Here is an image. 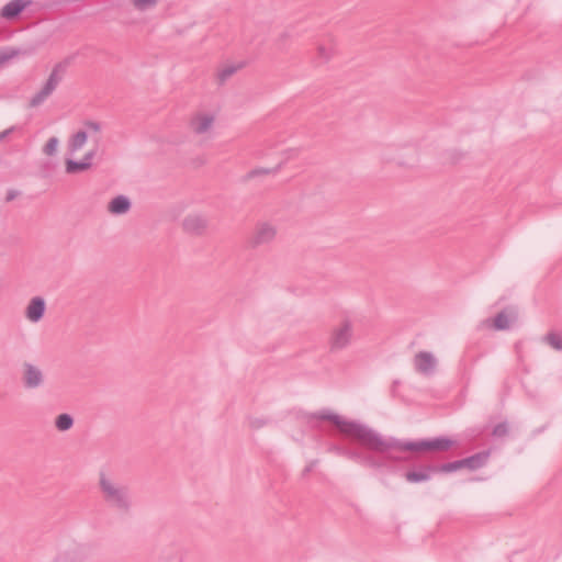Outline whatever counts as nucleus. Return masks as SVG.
I'll list each match as a JSON object with an SVG mask.
<instances>
[{
    "instance_id": "nucleus-21",
    "label": "nucleus",
    "mask_w": 562,
    "mask_h": 562,
    "mask_svg": "<svg viewBox=\"0 0 562 562\" xmlns=\"http://www.w3.org/2000/svg\"><path fill=\"white\" fill-rule=\"evenodd\" d=\"M543 340L550 345L553 349L562 351V336L558 333H548Z\"/></svg>"
},
{
    "instance_id": "nucleus-11",
    "label": "nucleus",
    "mask_w": 562,
    "mask_h": 562,
    "mask_svg": "<svg viewBox=\"0 0 562 562\" xmlns=\"http://www.w3.org/2000/svg\"><path fill=\"white\" fill-rule=\"evenodd\" d=\"M30 4V1L25 0H11L5 5L2 7L0 11V15L7 20L16 19L24 9Z\"/></svg>"
},
{
    "instance_id": "nucleus-24",
    "label": "nucleus",
    "mask_w": 562,
    "mask_h": 562,
    "mask_svg": "<svg viewBox=\"0 0 562 562\" xmlns=\"http://www.w3.org/2000/svg\"><path fill=\"white\" fill-rule=\"evenodd\" d=\"M239 68H241V65L238 66H226L218 72V80L221 83L225 82L232 75H234Z\"/></svg>"
},
{
    "instance_id": "nucleus-19",
    "label": "nucleus",
    "mask_w": 562,
    "mask_h": 562,
    "mask_svg": "<svg viewBox=\"0 0 562 562\" xmlns=\"http://www.w3.org/2000/svg\"><path fill=\"white\" fill-rule=\"evenodd\" d=\"M463 469L462 459L436 465L437 473H452Z\"/></svg>"
},
{
    "instance_id": "nucleus-30",
    "label": "nucleus",
    "mask_w": 562,
    "mask_h": 562,
    "mask_svg": "<svg viewBox=\"0 0 562 562\" xmlns=\"http://www.w3.org/2000/svg\"><path fill=\"white\" fill-rule=\"evenodd\" d=\"M85 126H86L89 131L94 132V133H98V132H100V130H101V125H100V123L94 122V121H87V122L85 123Z\"/></svg>"
},
{
    "instance_id": "nucleus-36",
    "label": "nucleus",
    "mask_w": 562,
    "mask_h": 562,
    "mask_svg": "<svg viewBox=\"0 0 562 562\" xmlns=\"http://www.w3.org/2000/svg\"><path fill=\"white\" fill-rule=\"evenodd\" d=\"M55 562H76L74 559L68 555L58 557Z\"/></svg>"
},
{
    "instance_id": "nucleus-26",
    "label": "nucleus",
    "mask_w": 562,
    "mask_h": 562,
    "mask_svg": "<svg viewBox=\"0 0 562 562\" xmlns=\"http://www.w3.org/2000/svg\"><path fill=\"white\" fill-rule=\"evenodd\" d=\"M57 146H58V138L53 136L47 140L46 145L44 146L43 151L47 156H53L57 150Z\"/></svg>"
},
{
    "instance_id": "nucleus-7",
    "label": "nucleus",
    "mask_w": 562,
    "mask_h": 562,
    "mask_svg": "<svg viewBox=\"0 0 562 562\" xmlns=\"http://www.w3.org/2000/svg\"><path fill=\"white\" fill-rule=\"evenodd\" d=\"M414 366L417 372L431 375L435 372L437 360L431 352L419 351L414 358Z\"/></svg>"
},
{
    "instance_id": "nucleus-12",
    "label": "nucleus",
    "mask_w": 562,
    "mask_h": 562,
    "mask_svg": "<svg viewBox=\"0 0 562 562\" xmlns=\"http://www.w3.org/2000/svg\"><path fill=\"white\" fill-rule=\"evenodd\" d=\"M396 452H401L400 450H386L385 452H380L383 454V458L381 460L378 459L379 463H382V465L379 469H389L391 470L393 464L396 463H406L411 461V458L408 456H403Z\"/></svg>"
},
{
    "instance_id": "nucleus-14",
    "label": "nucleus",
    "mask_w": 562,
    "mask_h": 562,
    "mask_svg": "<svg viewBox=\"0 0 562 562\" xmlns=\"http://www.w3.org/2000/svg\"><path fill=\"white\" fill-rule=\"evenodd\" d=\"M490 458V451H480L470 457L463 458V468L469 470H477L484 467Z\"/></svg>"
},
{
    "instance_id": "nucleus-22",
    "label": "nucleus",
    "mask_w": 562,
    "mask_h": 562,
    "mask_svg": "<svg viewBox=\"0 0 562 562\" xmlns=\"http://www.w3.org/2000/svg\"><path fill=\"white\" fill-rule=\"evenodd\" d=\"M137 11L144 12L157 7L160 0H131Z\"/></svg>"
},
{
    "instance_id": "nucleus-17",
    "label": "nucleus",
    "mask_w": 562,
    "mask_h": 562,
    "mask_svg": "<svg viewBox=\"0 0 562 562\" xmlns=\"http://www.w3.org/2000/svg\"><path fill=\"white\" fill-rule=\"evenodd\" d=\"M88 138L87 131H78L69 139L68 149L71 154L78 151L83 147Z\"/></svg>"
},
{
    "instance_id": "nucleus-18",
    "label": "nucleus",
    "mask_w": 562,
    "mask_h": 562,
    "mask_svg": "<svg viewBox=\"0 0 562 562\" xmlns=\"http://www.w3.org/2000/svg\"><path fill=\"white\" fill-rule=\"evenodd\" d=\"M55 426L59 431H67L74 426V417L70 414L63 413L56 417Z\"/></svg>"
},
{
    "instance_id": "nucleus-9",
    "label": "nucleus",
    "mask_w": 562,
    "mask_h": 562,
    "mask_svg": "<svg viewBox=\"0 0 562 562\" xmlns=\"http://www.w3.org/2000/svg\"><path fill=\"white\" fill-rule=\"evenodd\" d=\"M45 311V300L42 296H34L26 307L25 316L32 323H37L44 317Z\"/></svg>"
},
{
    "instance_id": "nucleus-31",
    "label": "nucleus",
    "mask_w": 562,
    "mask_h": 562,
    "mask_svg": "<svg viewBox=\"0 0 562 562\" xmlns=\"http://www.w3.org/2000/svg\"><path fill=\"white\" fill-rule=\"evenodd\" d=\"M97 154V150L95 149H92V150H89L85 156L83 158L81 159L83 162H87L88 164V167L90 168L91 165H92V159L94 158Z\"/></svg>"
},
{
    "instance_id": "nucleus-23",
    "label": "nucleus",
    "mask_w": 562,
    "mask_h": 562,
    "mask_svg": "<svg viewBox=\"0 0 562 562\" xmlns=\"http://www.w3.org/2000/svg\"><path fill=\"white\" fill-rule=\"evenodd\" d=\"M494 327L504 330L509 327V317L505 312H499L494 318Z\"/></svg>"
},
{
    "instance_id": "nucleus-6",
    "label": "nucleus",
    "mask_w": 562,
    "mask_h": 562,
    "mask_svg": "<svg viewBox=\"0 0 562 562\" xmlns=\"http://www.w3.org/2000/svg\"><path fill=\"white\" fill-rule=\"evenodd\" d=\"M23 369H24V374H23L22 381H23V386L26 390L38 389L44 384L45 376H44L43 371L38 367H36L30 362H25L23 364Z\"/></svg>"
},
{
    "instance_id": "nucleus-35",
    "label": "nucleus",
    "mask_w": 562,
    "mask_h": 562,
    "mask_svg": "<svg viewBox=\"0 0 562 562\" xmlns=\"http://www.w3.org/2000/svg\"><path fill=\"white\" fill-rule=\"evenodd\" d=\"M14 128H15L14 126H11V127H9V128H7V130L1 132L0 133V143L2 140H4L14 131Z\"/></svg>"
},
{
    "instance_id": "nucleus-29",
    "label": "nucleus",
    "mask_w": 562,
    "mask_h": 562,
    "mask_svg": "<svg viewBox=\"0 0 562 562\" xmlns=\"http://www.w3.org/2000/svg\"><path fill=\"white\" fill-rule=\"evenodd\" d=\"M18 54H19V52L15 49H11L8 53H0V64L15 57Z\"/></svg>"
},
{
    "instance_id": "nucleus-8",
    "label": "nucleus",
    "mask_w": 562,
    "mask_h": 562,
    "mask_svg": "<svg viewBox=\"0 0 562 562\" xmlns=\"http://www.w3.org/2000/svg\"><path fill=\"white\" fill-rule=\"evenodd\" d=\"M434 474H437L436 465L429 464L405 472L404 477L408 483H422L429 481Z\"/></svg>"
},
{
    "instance_id": "nucleus-3",
    "label": "nucleus",
    "mask_w": 562,
    "mask_h": 562,
    "mask_svg": "<svg viewBox=\"0 0 562 562\" xmlns=\"http://www.w3.org/2000/svg\"><path fill=\"white\" fill-rule=\"evenodd\" d=\"M66 67L67 65L65 63H58L53 67L43 87L30 99L29 105L31 108H37L42 105L54 93L63 80V75L66 70Z\"/></svg>"
},
{
    "instance_id": "nucleus-1",
    "label": "nucleus",
    "mask_w": 562,
    "mask_h": 562,
    "mask_svg": "<svg viewBox=\"0 0 562 562\" xmlns=\"http://www.w3.org/2000/svg\"><path fill=\"white\" fill-rule=\"evenodd\" d=\"M313 417L331 422L338 430L348 437L355 438L363 448L373 452L400 450L411 452L448 451L454 443L448 437L425 438L418 440H404L396 437H383L373 428L358 420H348L329 409L313 414Z\"/></svg>"
},
{
    "instance_id": "nucleus-2",
    "label": "nucleus",
    "mask_w": 562,
    "mask_h": 562,
    "mask_svg": "<svg viewBox=\"0 0 562 562\" xmlns=\"http://www.w3.org/2000/svg\"><path fill=\"white\" fill-rule=\"evenodd\" d=\"M99 486L103 501L111 508L120 513H128L132 506L130 492L126 485L113 480L105 473H100Z\"/></svg>"
},
{
    "instance_id": "nucleus-34",
    "label": "nucleus",
    "mask_w": 562,
    "mask_h": 562,
    "mask_svg": "<svg viewBox=\"0 0 562 562\" xmlns=\"http://www.w3.org/2000/svg\"><path fill=\"white\" fill-rule=\"evenodd\" d=\"M20 194L16 190H9L5 196V201L10 202L13 201L18 195Z\"/></svg>"
},
{
    "instance_id": "nucleus-15",
    "label": "nucleus",
    "mask_w": 562,
    "mask_h": 562,
    "mask_svg": "<svg viewBox=\"0 0 562 562\" xmlns=\"http://www.w3.org/2000/svg\"><path fill=\"white\" fill-rule=\"evenodd\" d=\"M206 226L201 215H189L183 220V228L190 234H201Z\"/></svg>"
},
{
    "instance_id": "nucleus-16",
    "label": "nucleus",
    "mask_w": 562,
    "mask_h": 562,
    "mask_svg": "<svg viewBox=\"0 0 562 562\" xmlns=\"http://www.w3.org/2000/svg\"><path fill=\"white\" fill-rule=\"evenodd\" d=\"M213 121L214 119L212 115H200L192 120L191 125L196 134H203L210 130Z\"/></svg>"
},
{
    "instance_id": "nucleus-4",
    "label": "nucleus",
    "mask_w": 562,
    "mask_h": 562,
    "mask_svg": "<svg viewBox=\"0 0 562 562\" xmlns=\"http://www.w3.org/2000/svg\"><path fill=\"white\" fill-rule=\"evenodd\" d=\"M329 451L370 469L379 470V468L382 465V463L378 462L375 457L358 449H350L333 445L329 448Z\"/></svg>"
},
{
    "instance_id": "nucleus-25",
    "label": "nucleus",
    "mask_w": 562,
    "mask_h": 562,
    "mask_svg": "<svg viewBox=\"0 0 562 562\" xmlns=\"http://www.w3.org/2000/svg\"><path fill=\"white\" fill-rule=\"evenodd\" d=\"M508 432H509V426H508V424L506 422H503V423L497 424L493 428L492 435L494 437L502 438V437L507 436Z\"/></svg>"
},
{
    "instance_id": "nucleus-13",
    "label": "nucleus",
    "mask_w": 562,
    "mask_h": 562,
    "mask_svg": "<svg viewBox=\"0 0 562 562\" xmlns=\"http://www.w3.org/2000/svg\"><path fill=\"white\" fill-rule=\"evenodd\" d=\"M131 200L126 195L120 194L111 200L108 210L114 215H122L127 213L131 210Z\"/></svg>"
},
{
    "instance_id": "nucleus-5",
    "label": "nucleus",
    "mask_w": 562,
    "mask_h": 562,
    "mask_svg": "<svg viewBox=\"0 0 562 562\" xmlns=\"http://www.w3.org/2000/svg\"><path fill=\"white\" fill-rule=\"evenodd\" d=\"M352 324L349 319L342 321L331 331L329 347L331 351L345 349L351 342Z\"/></svg>"
},
{
    "instance_id": "nucleus-27",
    "label": "nucleus",
    "mask_w": 562,
    "mask_h": 562,
    "mask_svg": "<svg viewBox=\"0 0 562 562\" xmlns=\"http://www.w3.org/2000/svg\"><path fill=\"white\" fill-rule=\"evenodd\" d=\"M270 170L269 169H266V168H256V169H252L250 170L247 175H246V179H251V178H255L257 176H260V175H267L269 173Z\"/></svg>"
},
{
    "instance_id": "nucleus-28",
    "label": "nucleus",
    "mask_w": 562,
    "mask_h": 562,
    "mask_svg": "<svg viewBox=\"0 0 562 562\" xmlns=\"http://www.w3.org/2000/svg\"><path fill=\"white\" fill-rule=\"evenodd\" d=\"M267 424V422L262 418H250L249 419V426L252 429H259L263 427Z\"/></svg>"
},
{
    "instance_id": "nucleus-10",
    "label": "nucleus",
    "mask_w": 562,
    "mask_h": 562,
    "mask_svg": "<svg viewBox=\"0 0 562 562\" xmlns=\"http://www.w3.org/2000/svg\"><path fill=\"white\" fill-rule=\"evenodd\" d=\"M276 227L269 223L258 224L252 236V244L255 246L265 245L272 241L276 237Z\"/></svg>"
},
{
    "instance_id": "nucleus-33",
    "label": "nucleus",
    "mask_w": 562,
    "mask_h": 562,
    "mask_svg": "<svg viewBox=\"0 0 562 562\" xmlns=\"http://www.w3.org/2000/svg\"><path fill=\"white\" fill-rule=\"evenodd\" d=\"M317 460H312L308 462V464L303 470V476L307 475L310 472H312L315 467L317 465Z\"/></svg>"
},
{
    "instance_id": "nucleus-20",
    "label": "nucleus",
    "mask_w": 562,
    "mask_h": 562,
    "mask_svg": "<svg viewBox=\"0 0 562 562\" xmlns=\"http://www.w3.org/2000/svg\"><path fill=\"white\" fill-rule=\"evenodd\" d=\"M89 169L88 164L83 162L82 160L77 161L74 159H67L66 160V172L67 173H77L80 171H85Z\"/></svg>"
},
{
    "instance_id": "nucleus-32",
    "label": "nucleus",
    "mask_w": 562,
    "mask_h": 562,
    "mask_svg": "<svg viewBox=\"0 0 562 562\" xmlns=\"http://www.w3.org/2000/svg\"><path fill=\"white\" fill-rule=\"evenodd\" d=\"M318 54H319V57L324 60H328L330 58V55H331V50H328L327 48H325L324 46H319L318 47Z\"/></svg>"
}]
</instances>
